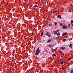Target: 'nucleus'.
Instances as JSON below:
<instances>
[{"label":"nucleus","mask_w":73,"mask_h":73,"mask_svg":"<svg viewBox=\"0 0 73 73\" xmlns=\"http://www.w3.org/2000/svg\"><path fill=\"white\" fill-rule=\"evenodd\" d=\"M53 13H54V12H53Z\"/></svg>","instance_id":"obj_33"},{"label":"nucleus","mask_w":73,"mask_h":73,"mask_svg":"<svg viewBox=\"0 0 73 73\" xmlns=\"http://www.w3.org/2000/svg\"><path fill=\"white\" fill-rule=\"evenodd\" d=\"M70 24H69L68 25V28L70 27Z\"/></svg>","instance_id":"obj_23"},{"label":"nucleus","mask_w":73,"mask_h":73,"mask_svg":"<svg viewBox=\"0 0 73 73\" xmlns=\"http://www.w3.org/2000/svg\"><path fill=\"white\" fill-rule=\"evenodd\" d=\"M53 33H54V35H56V34H57V33L56 31H53Z\"/></svg>","instance_id":"obj_5"},{"label":"nucleus","mask_w":73,"mask_h":73,"mask_svg":"<svg viewBox=\"0 0 73 73\" xmlns=\"http://www.w3.org/2000/svg\"><path fill=\"white\" fill-rule=\"evenodd\" d=\"M59 31V30H56V33H57V32H58Z\"/></svg>","instance_id":"obj_17"},{"label":"nucleus","mask_w":73,"mask_h":73,"mask_svg":"<svg viewBox=\"0 0 73 73\" xmlns=\"http://www.w3.org/2000/svg\"><path fill=\"white\" fill-rule=\"evenodd\" d=\"M66 40V39H64L63 40V41H64V42H65V40Z\"/></svg>","instance_id":"obj_14"},{"label":"nucleus","mask_w":73,"mask_h":73,"mask_svg":"<svg viewBox=\"0 0 73 73\" xmlns=\"http://www.w3.org/2000/svg\"><path fill=\"white\" fill-rule=\"evenodd\" d=\"M58 18H60V19H61V16H60V15H58Z\"/></svg>","instance_id":"obj_12"},{"label":"nucleus","mask_w":73,"mask_h":73,"mask_svg":"<svg viewBox=\"0 0 73 73\" xmlns=\"http://www.w3.org/2000/svg\"><path fill=\"white\" fill-rule=\"evenodd\" d=\"M72 27H73V23L72 24Z\"/></svg>","instance_id":"obj_31"},{"label":"nucleus","mask_w":73,"mask_h":73,"mask_svg":"<svg viewBox=\"0 0 73 73\" xmlns=\"http://www.w3.org/2000/svg\"><path fill=\"white\" fill-rule=\"evenodd\" d=\"M32 35H34V33H33V32H32Z\"/></svg>","instance_id":"obj_27"},{"label":"nucleus","mask_w":73,"mask_h":73,"mask_svg":"<svg viewBox=\"0 0 73 73\" xmlns=\"http://www.w3.org/2000/svg\"><path fill=\"white\" fill-rule=\"evenodd\" d=\"M52 25H53V24L52 23H51L48 26L49 27H52Z\"/></svg>","instance_id":"obj_7"},{"label":"nucleus","mask_w":73,"mask_h":73,"mask_svg":"<svg viewBox=\"0 0 73 73\" xmlns=\"http://www.w3.org/2000/svg\"><path fill=\"white\" fill-rule=\"evenodd\" d=\"M51 36V35H47V36H48V37H50Z\"/></svg>","instance_id":"obj_18"},{"label":"nucleus","mask_w":73,"mask_h":73,"mask_svg":"<svg viewBox=\"0 0 73 73\" xmlns=\"http://www.w3.org/2000/svg\"><path fill=\"white\" fill-rule=\"evenodd\" d=\"M35 42H36V40H35Z\"/></svg>","instance_id":"obj_34"},{"label":"nucleus","mask_w":73,"mask_h":73,"mask_svg":"<svg viewBox=\"0 0 73 73\" xmlns=\"http://www.w3.org/2000/svg\"><path fill=\"white\" fill-rule=\"evenodd\" d=\"M35 7H38V6H37V5H35Z\"/></svg>","instance_id":"obj_22"},{"label":"nucleus","mask_w":73,"mask_h":73,"mask_svg":"<svg viewBox=\"0 0 73 73\" xmlns=\"http://www.w3.org/2000/svg\"><path fill=\"white\" fill-rule=\"evenodd\" d=\"M56 54H53L52 55V56H53V57H54L55 56H56Z\"/></svg>","instance_id":"obj_8"},{"label":"nucleus","mask_w":73,"mask_h":73,"mask_svg":"<svg viewBox=\"0 0 73 73\" xmlns=\"http://www.w3.org/2000/svg\"><path fill=\"white\" fill-rule=\"evenodd\" d=\"M62 70H65L66 69V68H65L63 67L62 68Z\"/></svg>","instance_id":"obj_10"},{"label":"nucleus","mask_w":73,"mask_h":73,"mask_svg":"<svg viewBox=\"0 0 73 73\" xmlns=\"http://www.w3.org/2000/svg\"><path fill=\"white\" fill-rule=\"evenodd\" d=\"M68 34V33H63V35H67Z\"/></svg>","instance_id":"obj_16"},{"label":"nucleus","mask_w":73,"mask_h":73,"mask_svg":"<svg viewBox=\"0 0 73 73\" xmlns=\"http://www.w3.org/2000/svg\"><path fill=\"white\" fill-rule=\"evenodd\" d=\"M73 23V20H72L71 21V24H72V23Z\"/></svg>","instance_id":"obj_25"},{"label":"nucleus","mask_w":73,"mask_h":73,"mask_svg":"<svg viewBox=\"0 0 73 73\" xmlns=\"http://www.w3.org/2000/svg\"><path fill=\"white\" fill-rule=\"evenodd\" d=\"M43 35H44V33H43V32H42L41 33V36H43Z\"/></svg>","instance_id":"obj_11"},{"label":"nucleus","mask_w":73,"mask_h":73,"mask_svg":"<svg viewBox=\"0 0 73 73\" xmlns=\"http://www.w3.org/2000/svg\"><path fill=\"white\" fill-rule=\"evenodd\" d=\"M57 36H59L60 35V33L58 32L57 34Z\"/></svg>","instance_id":"obj_13"},{"label":"nucleus","mask_w":73,"mask_h":73,"mask_svg":"<svg viewBox=\"0 0 73 73\" xmlns=\"http://www.w3.org/2000/svg\"><path fill=\"white\" fill-rule=\"evenodd\" d=\"M71 58V57H70V58H68V61H69V60H70V59Z\"/></svg>","instance_id":"obj_24"},{"label":"nucleus","mask_w":73,"mask_h":73,"mask_svg":"<svg viewBox=\"0 0 73 73\" xmlns=\"http://www.w3.org/2000/svg\"><path fill=\"white\" fill-rule=\"evenodd\" d=\"M70 73H73V69L71 71Z\"/></svg>","instance_id":"obj_15"},{"label":"nucleus","mask_w":73,"mask_h":73,"mask_svg":"<svg viewBox=\"0 0 73 73\" xmlns=\"http://www.w3.org/2000/svg\"><path fill=\"white\" fill-rule=\"evenodd\" d=\"M60 49H62V50H64V49H66V48L62 47L60 48Z\"/></svg>","instance_id":"obj_2"},{"label":"nucleus","mask_w":73,"mask_h":73,"mask_svg":"<svg viewBox=\"0 0 73 73\" xmlns=\"http://www.w3.org/2000/svg\"><path fill=\"white\" fill-rule=\"evenodd\" d=\"M51 41V40H49L48 41V42H50Z\"/></svg>","instance_id":"obj_21"},{"label":"nucleus","mask_w":73,"mask_h":73,"mask_svg":"<svg viewBox=\"0 0 73 73\" xmlns=\"http://www.w3.org/2000/svg\"><path fill=\"white\" fill-rule=\"evenodd\" d=\"M62 28L64 29H66V28H67V26H63Z\"/></svg>","instance_id":"obj_3"},{"label":"nucleus","mask_w":73,"mask_h":73,"mask_svg":"<svg viewBox=\"0 0 73 73\" xmlns=\"http://www.w3.org/2000/svg\"><path fill=\"white\" fill-rule=\"evenodd\" d=\"M48 46L50 48H52V46L50 44H49Z\"/></svg>","instance_id":"obj_6"},{"label":"nucleus","mask_w":73,"mask_h":73,"mask_svg":"<svg viewBox=\"0 0 73 73\" xmlns=\"http://www.w3.org/2000/svg\"><path fill=\"white\" fill-rule=\"evenodd\" d=\"M40 49L39 48H37L36 51V53H35V55L36 56H37L38 54L40 53Z\"/></svg>","instance_id":"obj_1"},{"label":"nucleus","mask_w":73,"mask_h":73,"mask_svg":"<svg viewBox=\"0 0 73 73\" xmlns=\"http://www.w3.org/2000/svg\"><path fill=\"white\" fill-rule=\"evenodd\" d=\"M54 25H56L57 24V22H55L54 23Z\"/></svg>","instance_id":"obj_19"},{"label":"nucleus","mask_w":73,"mask_h":73,"mask_svg":"<svg viewBox=\"0 0 73 73\" xmlns=\"http://www.w3.org/2000/svg\"><path fill=\"white\" fill-rule=\"evenodd\" d=\"M54 12L56 13L57 12V11H54Z\"/></svg>","instance_id":"obj_29"},{"label":"nucleus","mask_w":73,"mask_h":73,"mask_svg":"<svg viewBox=\"0 0 73 73\" xmlns=\"http://www.w3.org/2000/svg\"><path fill=\"white\" fill-rule=\"evenodd\" d=\"M59 52H60V54H62V51H59Z\"/></svg>","instance_id":"obj_20"},{"label":"nucleus","mask_w":73,"mask_h":73,"mask_svg":"<svg viewBox=\"0 0 73 73\" xmlns=\"http://www.w3.org/2000/svg\"><path fill=\"white\" fill-rule=\"evenodd\" d=\"M70 48H72V44H71L69 46Z\"/></svg>","instance_id":"obj_4"},{"label":"nucleus","mask_w":73,"mask_h":73,"mask_svg":"<svg viewBox=\"0 0 73 73\" xmlns=\"http://www.w3.org/2000/svg\"><path fill=\"white\" fill-rule=\"evenodd\" d=\"M64 64V62L62 61L60 62V64L61 65H62V64Z\"/></svg>","instance_id":"obj_9"},{"label":"nucleus","mask_w":73,"mask_h":73,"mask_svg":"<svg viewBox=\"0 0 73 73\" xmlns=\"http://www.w3.org/2000/svg\"><path fill=\"white\" fill-rule=\"evenodd\" d=\"M49 33H47V34H46V35H48V34Z\"/></svg>","instance_id":"obj_26"},{"label":"nucleus","mask_w":73,"mask_h":73,"mask_svg":"<svg viewBox=\"0 0 73 73\" xmlns=\"http://www.w3.org/2000/svg\"><path fill=\"white\" fill-rule=\"evenodd\" d=\"M64 34H63L62 35V36H64Z\"/></svg>","instance_id":"obj_30"},{"label":"nucleus","mask_w":73,"mask_h":73,"mask_svg":"<svg viewBox=\"0 0 73 73\" xmlns=\"http://www.w3.org/2000/svg\"><path fill=\"white\" fill-rule=\"evenodd\" d=\"M67 66H69V64H68Z\"/></svg>","instance_id":"obj_32"},{"label":"nucleus","mask_w":73,"mask_h":73,"mask_svg":"<svg viewBox=\"0 0 73 73\" xmlns=\"http://www.w3.org/2000/svg\"><path fill=\"white\" fill-rule=\"evenodd\" d=\"M34 42H35V41Z\"/></svg>","instance_id":"obj_35"},{"label":"nucleus","mask_w":73,"mask_h":73,"mask_svg":"<svg viewBox=\"0 0 73 73\" xmlns=\"http://www.w3.org/2000/svg\"><path fill=\"white\" fill-rule=\"evenodd\" d=\"M62 25V23H61L60 24V25L61 26V25Z\"/></svg>","instance_id":"obj_28"}]
</instances>
